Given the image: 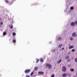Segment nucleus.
Wrapping results in <instances>:
<instances>
[{"label":"nucleus","mask_w":77,"mask_h":77,"mask_svg":"<svg viewBox=\"0 0 77 77\" xmlns=\"http://www.w3.org/2000/svg\"><path fill=\"white\" fill-rule=\"evenodd\" d=\"M46 66L47 67H48L49 69H51V68H52V65L48 63H46Z\"/></svg>","instance_id":"nucleus-1"},{"label":"nucleus","mask_w":77,"mask_h":77,"mask_svg":"<svg viewBox=\"0 0 77 77\" xmlns=\"http://www.w3.org/2000/svg\"><path fill=\"white\" fill-rule=\"evenodd\" d=\"M62 69L63 72H65V71H66V68L64 66L62 67Z\"/></svg>","instance_id":"nucleus-2"},{"label":"nucleus","mask_w":77,"mask_h":77,"mask_svg":"<svg viewBox=\"0 0 77 77\" xmlns=\"http://www.w3.org/2000/svg\"><path fill=\"white\" fill-rule=\"evenodd\" d=\"M30 71H31V70L30 69L29 70L27 69L25 71V73H29V72H30Z\"/></svg>","instance_id":"nucleus-3"},{"label":"nucleus","mask_w":77,"mask_h":77,"mask_svg":"<svg viewBox=\"0 0 77 77\" xmlns=\"http://www.w3.org/2000/svg\"><path fill=\"white\" fill-rule=\"evenodd\" d=\"M38 74H41V75H43L44 74V72H38Z\"/></svg>","instance_id":"nucleus-4"},{"label":"nucleus","mask_w":77,"mask_h":77,"mask_svg":"<svg viewBox=\"0 0 77 77\" xmlns=\"http://www.w3.org/2000/svg\"><path fill=\"white\" fill-rule=\"evenodd\" d=\"M61 62H62V59H60V60H58V61L57 62V63L59 64V63H60Z\"/></svg>","instance_id":"nucleus-5"},{"label":"nucleus","mask_w":77,"mask_h":77,"mask_svg":"<svg viewBox=\"0 0 77 77\" xmlns=\"http://www.w3.org/2000/svg\"><path fill=\"white\" fill-rule=\"evenodd\" d=\"M74 48V46H71L69 47V49H71V48Z\"/></svg>","instance_id":"nucleus-6"},{"label":"nucleus","mask_w":77,"mask_h":77,"mask_svg":"<svg viewBox=\"0 0 77 77\" xmlns=\"http://www.w3.org/2000/svg\"><path fill=\"white\" fill-rule=\"evenodd\" d=\"M72 36L75 37V36H76V34L75 33H73V34H72Z\"/></svg>","instance_id":"nucleus-7"},{"label":"nucleus","mask_w":77,"mask_h":77,"mask_svg":"<svg viewBox=\"0 0 77 77\" xmlns=\"http://www.w3.org/2000/svg\"><path fill=\"white\" fill-rule=\"evenodd\" d=\"M75 25V23H74L73 22H72L71 23V26H74Z\"/></svg>","instance_id":"nucleus-8"},{"label":"nucleus","mask_w":77,"mask_h":77,"mask_svg":"<svg viewBox=\"0 0 77 77\" xmlns=\"http://www.w3.org/2000/svg\"><path fill=\"white\" fill-rule=\"evenodd\" d=\"M67 76V74H64L63 75V77H66Z\"/></svg>","instance_id":"nucleus-9"},{"label":"nucleus","mask_w":77,"mask_h":77,"mask_svg":"<svg viewBox=\"0 0 77 77\" xmlns=\"http://www.w3.org/2000/svg\"><path fill=\"white\" fill-rule=\"evenodd\" d=\"M62 44H60L58 46V47H59V48H61V47H62Z\"/></svg>","instance_id":"nucleus-10"},{"label":"nucleus","mask_w":77,"mask_h":77,"mask_svg":"<svg viewBox=\"0 0 77 77\" xmlns=\"http://www.w3.org/2000/svg\"><path fill=\"white\" fill-rule=\"evenodd\" d=\"M40 61L41 62H44V60H43L42 58L40 59Z\"/></svg>","instance_id":"nucleus-11"},{"label":"nucleus","mask_w":77,"mask_h":77,"mask_svg":"<svg viewBox=\"0 0 77 77\" xmlns=\"http://www.w3.org/2000/svg\"><path fill=\"white\" fill-rule=\"evenodd\" d=\"M36 63H38V62H39V60L38 59H36Z\"/></svg>","instance_id":"nucleus-12"},{"label":"nucleus","mask_w":77,"mask_h":77,"mask_svg":"<svg viewBox=\"0 0 77 77\" xmlns=\"http://www.w3.org/2000/svg\"><path fill=\"white\" fill-rule=\"evenodd\" d=\"M70 71L71 72H74V69H71Z\"/></svg>","instance_id":"nucleus-13"},{"label":"nucleus","mask_w":77,"mask_h":77,"mask_svg":"<svg viewBox=\"0 0 77 77\" xmlns=\"http://www.w3.org/2000/svg\"><path fill=\"white\" fill-rule=\"evenodd\" d=\"M69 57L68 56H67L66 57V59H69Z\"/></svg>","instance_id":"nucleus-14"},{"label":"nucleus","mask_w":77,"mask_h":77,"mask_svg":"<svg viewBox=\"0 0 77 77\" xmlns=\"http://www.w3.org/2000/svg\"><path fill=\"white\" fill-rule=\"evenodd\" d=\"M3 35L4 36H5L6 35V32H4L3 33Z\"/></svg>","instance_id":"nucleus-15"},{"label":"nucleus","mask_w":77,"mask_h":77,"mask_svg":"<svg viewBox=\"0 0 77 77\" xmlns=\"http://www.w3.org/2000/svg\"><path fill=\"white\" fill-rule=\"evenodd\" d=\"M71 10H73L74 9V7H71L70 8Z\"/></svg>","instance_id":"nucleus-16"},{"label":"nucleus","mask_w":77,"mask_h":77,"mask_svg":"<svg viewBox=\"0 0 77 77\" xmlns=\"http://www.w3.org/2000/svg\"><path fill=\"white\" fill-rule=\"evenodd\" d=\"M13 43H15V42H16V40L15 39L13 40Z\"/></svg>","instance_id":"nucleus-17"},{"label":"nucleus","mask_w":77,"mask_h":77,"mask_svg":"<svg viewBox=\"0 0 77 77\" xmlns=\"http://www.w3.org/2000/svg\"><path fill=\"white\" fill-rule=\"evenodd\" d=\"M34 69L35 71L36 70H37L38 69V67H35L34 68Z\"/></svg>","instance_id":"nucleus-18"},{"label":"nucleus","mask_w":77,"mask_h":77,"mask_svg":"<svg viewBox=\"0 0 77 77\" xmlns=\"http://www.w3.org/2000/svg\"><path fill=\"white\" fill-rule=\"evenodd\" d=\"M13 36H15V35H16V34L15 32H13Z\"/></svg>","instance_id":"nucleus-19"},{"label":"nucleus","mask_w":77,"mask_h":77,"mask_svg":"<svg viewBox=\"0 0 77 77\" xmlns=\"http://www.w3.org/2000/svg\"><path fill=\"white\" fill-rule=\"evenodd\" d=\"M5 1L7 3H9V1L8 0H5Z\"/></svg>","instance_id":"nucleus-20"},{"label":"nucleus","mask_w":77,"mask_h":77,"mask_svg":"<svg viewBox=\"0 0 77 77\" xmlns=\"http://www.w3.org/2000/svg\"><path fill=\"white\" fill-rule=\"evenodd\" d=\"M70 39L71 41L72 40H73V38H72V37H70Z\"/></svg>","instance_id":"nucleus-21"},{"label":"nucleus","mask_w":77,"mask_h":77,"mask_svg":"<svg viewBox=\"0 0 77 77\" xmlns=\"http://www.w3.org/2000/svg\"><path fill=\"white\" fill-rule=\"evenodd\" d=\"M58 39L59 41H60V40H61V39H62V38H61V37H59L58 38Z\"/></svg>","instance_id":"nucleus-22"},{"label":"nucleus","mask_w":77,"mask_h":77,"mask_svg":"<svg viewBox=\"0 0 77 77\" xmlns=\"http://www.w3.org/2000/svg\"><path fill=\"white\" fill-rule=\"evenodd\" d=\"M32 75H33V72H32V73L30 74V75L31 76Z\"/></svg>","instance_id":"nucleus-23"},{"label":"nucleus","mask_w":77,"mask_h":77,"mask_svg":"<svg viewBox=\"0 0 77 77\" xmlns=\"http://www.w3.org/2000/svg\"><path fill=\"white\" fill-rule=\"evenodd\" d=\"M12 28H13V26H12V25H11L10 27V28L12 29Z\"/></svg>","instance_id":"nucleus-24"},{"label":"nucleus","mask_w":77,"mask_h":77,"mask_svg":"<svg viewBox=\"0 0 77 77\" xmlns=\"http://www.w3.org/2000/svg\"><path fill=\"white\" fill-rule=\"evenodd\" d=\"M71 60V59H68L67 60V61L69 62H70V61Z\"/></svg>","instance_id":"nucleus-25"},{"label":"nucleus","mask_w":77,"mask_h":77,"mask_svg":"<svg viewBox=\"0 0 77 77\" xmlns=\"http://www.w3.org/2000/svg\"><path fill=\"white\" fill-rule=\"evenodd\" d=\"M51 77H54V74H52L51 75Z\"/></svg>","instance_id":"nucleus-26"},{"label":"nucleus","mask_w":77,"mask_h":77,"mask_svg":"<svg viewBox=\"0 0 77 77\" xmlns=\"http://www.w3.org/2000/svg\"><path fill=\"white\" fill-rule=\"evenodd\" d=\"M72 52H74V51H75V50L74 49L72 50Z\"/></svg>","instance_id":"nucleus-27"},{"label":"nucleus","mask_w":77,"mask_h":77,"mask_svg":"<svg viewBox=\"0 0 77 77\" xmlns=\"http://www.w3.org/2000/svg\"><path fill=\"white\" fill-rule=\"evenodd\" d=\"M75 61L76 62H77V58L75 59Z\"/></svg>","instance_id":"nucleus-28"},{"label":"nucleus","mask_w":77,"mask_h":77,"mask_svg":"<svg viewBox=\"0 0 77 77\" xmlns=\"http://www.w3.org/2000/svg\"><path fill=\"white\" fill-rule=\"evenodd\" d=\"M3 22H1L0 23V24L1 25H3Z\"/></svg>","instance_id":"nucleus-29"},{"label":"nucleus","mask_w":77,"mask_h":77,"mask_svg":"<svg viewBox=\"0 0 77 77\" xmlns=\"http://www.w3.org/2000/svg\"><path fill=\"white\" fill-rule=\"evenodd\" d=\"M55 51H56V50L55 49H54L53 50V52H54Z\"/></svg>","instance_id":"nucleus-30"},{"label":"nucleus","mask_w":77,"mask_h":77,"mask_svg":"<svg viewBox=\"0 0 77 77\" xmlns=\"http://www.w3.org/2000/svg\"><path fill=\"white\" fill-rule=\"evenodd\" d=\"M75 24H76V25H77V21H75Z\"/></svg>","instance_id":"nucleus-31"},{"label":"nucleus","mask_w":77,"mask_h":77,"mask_svg":"<svg viewBox=\"0 0 77 77\" xmlns=\"http://www.w3.org/2000/svg\"><path fill=\"white\" fill-rule=\"evenodd\" d=\"M26 77H30V75H26Z\"/></svg>","instance_id":"nucleus-32"},{"label":"nucleus","mask_w":77,"mask_h":77,"mask_svg":"<svg viewBox=\"0 0 77 77\" xmlns=\"http://www.w3.org/2000/svg\"><path fill=\"white\" fill-rule=\"evenodd\" d=\"M68 76H69L70 77L71 76V74H70V75H68Z\"/></svg>","instance_id":"nucleus-33"},{"label":"nucleus","mask_w":77,"mask_h":77,"mask_svg":"<svg viewBox=\"0 0 77 77\" xmlns=\"http://www.w3.org/2000/svg\"><path fill=\"white\" fill-rule=\"evenodd\" d=\"M38 5V4H37V3H35V5Z\"/></svg>","instance_id":"nucleus-34"},{"label":"nucleus","mask_w":77,"mask_h":77,"mask_svg":"<svg viewBox=\"0 0 77 77\" xmlns=\"http://www.w3.org/2000/svg\"><path fill=\"white\" fill-rule=\"evenodd\" d=\"M62 50H64V48H62Z\"/></svg>","instance_id":"nucleus-35"},{"label":"nucleus","mask_w":77,"mask_h":77,"mask_svg":"<svg viewBox=\"0 0 77 77\" xmlns=\"http://www.w3.org/2000/svg\"><path fill=\"white\" fill-rule=\"evenodd\" d=\"M0 20L1 21H2V19H1V18L0 17Z\"/></svg>","instance_id":"nucleus-36"},{"label":"nucleus","mask_w":77,"mask_h":77,"mask_svg":"<svg viewBox=\"0 0 77 77\" xmlns=\"http://www.w3.org/2000/svg\"><path fill=\"white\" fill-rule=\"evenodd\" d=\"M34 77H36V75H35Z\"/></svg>","instance_id":"nucleus-37"},{"label":"nucleus","mask_w":77,"mask_h":77,"mask_svg":"<svg viewBox=\"0 0 77 77\" xmlns=\"http://www.w3.org/2000/svg\"><path fill=\"white\" fill-rule=\"evenodd\" d=\"M74 77H76V76H74Z\"/></svg>","instance_id":"nucleus-38"},{"label":"nucleus","mask_w":77,"mask_h":77,"mask_svg":"<svg viewBox=\"0 0 77 77\" xmlns=\"http://www.w3.org/2000/svg\"><path fill=\"white\" fill-rule=\"evenodd\" d=\"M70 54V53H69V54Z\"/></svg>","instance_id":"nucleus-39"},{"label":"nucleus","mask_w":77,"mask_h":77,"mask_svg":"<svg viewBox=\"0 0 77 77\" xmlns=\"http://www.w3.org/2000/svg\"><path fill=\"white\" fill-rule=\"evenodd\" d=\"M0 75H1V74H0Z\"/></svg>","instance_id":"nucleus-40"},{"label":"nucleus","mask_w":77,"mask_h":77,"mask_svg":"<svg viewBox=\"0 0 77 77\" xmlns=\"http://www.w3.org/2000/svg\"><path fill=\"white\" fill-rule=\"evenodd\" d=\"M76 0V1H77V0Z\"/></svg>","instance_id":"nucleus-41"}]
</instances>
